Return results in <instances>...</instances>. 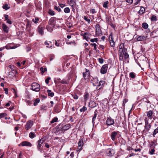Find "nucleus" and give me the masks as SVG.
<instances>
[{
    "mask_svg": "<svg viewBox=\"0 0 158 158\" xmlns=\"http://www.w3.org/2000/svg\"><path fill=\"white\" fill-rule=\"evenodd\" d=\"M21 145L23 146L31 147L32 146V144L31 143L27 141H24L22 142Z\"/></svg>",
    "mask_w": 158,
    "mask_h": 158,
    "instance_id": "dca6fc26",
    "label": "nucleus"
},
{
    "mask_svg": "<svg viewBox=\"0 0 158 158\" xmlns=\"http://www.w3.org/2000/svg\"><path fill=\"white\" fill-rule=\"evenodd\" d=\"M64 11L66 13H69L70 11V9L69 7H66L64 9Z\"/></svg>",
    "mask_w": 158,
    "mask_h": 158,
    "instance_id": "37998d69",
    "label": "nucleus"
},
{
    "mask_svg": "<svg viewBox=\"0 0 158 158\" xmlns=\"http://www.w3.org/2000/svg\"><path fill=\"white\" fill-rule=\"evenodd\" d=\"M108 69V65L107 64H105L102 66L100 69V73L102 74H104L106 73Z\"/></svg>",
    "mask_w": 158,
    "mask_h": 158,
    "instance_id": "9b49d317",
    "label": "nucleus"
},
{
    "mask_svg": "<svg viewBox=\"0 0 158 158\" xmlns=\"http://www.w3.org/2000/svg\"><path fill=\"white\" fill-rule=\"evenodd\" d=\"M90 41L92 42H97L98 41V39L97 38L92 39L90 40Z\"/></svg>",
    "mask_w": 158,
    "mask_h": 158,
    "instance_id": "5fc2aeb1",
    "label": "nucleus"
},
{
    "mask_svg": "<svg viewBox=\"0 0 158 158\" xmlns=\"http://www.w3.org/2000/svg\"><path fill=\"white\" fill-rule=\"evenodd\" d=\"M89 106L90 107L94 108L96 106V104L94 102L91 101L89 102Z\"/></svg>",
    "mask_w": 158,
    "mask_h": 158,
    "instance_id": "6ab92c4d",
    "label": "nucleus"
},
{
    "mask_svg": "<svg viewBox=\"0 0 158 158\" xmlns=\"http://www.w3.org/2000/svg\"><path fill=\"white\" fill-rule=\"evenodd\" d=\"M85 74H87L88 76H89V70L87 69H86V72L85 73H83L84 78L86 79V76Z\"/></svg>",
    "mask_w": 158,
    "mask_h": 158,
    "instance_id": "c85d7f7f",
    "label": "nucleus"
},
{
    "mask_svg": "<svg viewBox=\"0 0 158 158\" xmlns=\"http://www.w3.org/2000/svg\"><path fill=\"white\" fill-rule=\"evenodd\" d=\"M33 122L31 120H29L27 121L25 125V129L26 130H28L30 129L33 125Z\"/></svg>",
    "mask_w": 158,
    "mask_h": 158,
    "instance_id": "1a4fd4ad",
    "label": "nucleus"
},
{
    "mask_svg": "<svg viewBox=\"0 0 158 158\" xmlns=\"http://www.w3.org/2000/svg\"><path fill=\"white\" fill-rule=\"evenodd\" d=\"M98 80L97 78H95L92 81V84L94 86H96V84L98 83Z\"/></svg>",
    "mask_w": 158,
    "mask_h": 158,
    "instance_id": "473e14b6",
    "label": "nucleus"
},
{
    "mask_svg": "<svg viewBox=\"0 0 158 158\" xmlns=\"http://www.w3.org/2000/svg\"><path fill=\"white\" fill-rule=\"evenodd\" d=\"M6 116V114L5 113H2L0 114V119Z\"/></svg>",
    "mask_w": 158,
    "mask_h": 158,
    "instance_id": "49530a36",
    "label": "nucleus"
},
{
    "mask_svg": "<svg viewBox=\"0 0 158 158\" xmlns=\"http://www.w3.org/2000/svg\"><path fill=\"white\" fill-rule=\"evenodd\" d=\"M147 116V117H145V118H147L148 120L149 119L152 120L153 117V112L152 110H150L146 112Z\"/></svg>",
    "mask_w": 158,
    "mask_h": 158,
    "instance_id": "f8f14e48",
    "label": "nucleus"
},
{
    "mask_svg": "<svg viewBox=\"0 0 158 158\" xmlns=\"http://www.w3.org/2000/svg\"><path fill=\"white\" fill-rule=\"evenodd\" d=\"M151 20L152 21H155L157 20L156 17L155 15H152L151 18Z\"/></svg>",
    "mask_w": 158,
    "mask_h": 158,
    "instance_id": "e433bc0d",
    "label": "nucleus"
},
{
    "mask_svg": "<svg viewBox=\"0 0 158 158\" xmlns=\"http://www.w3.org/2000/svg\"><path fill=\"white\" fill-rule=\"evenodd\" d=\"M3 9H5L6 10H7L10 8V7L8 6V5L7 4H6L5 5H3L2 6Z\"/></svg>",
    "mask_w": 158,
    "mask_h": 158,
    "instance_id": "79ce46f5",
    "label": "nucleus"
},
{
    "mask_svg": "<svg viewBox=\"0 0 158 158\" xmlns=\"http://www.w3.org/2000/svg\"><path fill=\"white\" fill-rule=\"evenodd\" d=\"M31 89L35 92H38L40 90V85L36 83H32Z\"/></svg>",
    "mask_w": 158,
    "mask_h": 158,
    "instance_id": "7ed1b4c3",
    "label": "nucleus"
},
{
    "mask_svg": "<svg viewBox=\"0 0 158 158\" xmlns=\"http://www.w3.org/2000/svg\"><path fill=\"white\" fill-rule=\"evenodd\" d=\"M144 120L145 121L144 129L142 132L143 134H147L152 127L151 123H149V120H148V119L147 118H145Z\"/></svg>",
    "mask_w": 158,
    "mask_h": 158,
    "instance_id": "f257e3e1",
    "label": "nucleus"
},
{
    "mask_svg": "<svg viewBox=\"0 0 158 158\" xmlns=\"http://www.w3.org/2000/svg\"><path fill=\"white\" fill-rule=\"evenodd\" d=\"M98 113V111L97 110H96L94 111V116H93L92 118V122L94 124V121L96 120V117L97 116V114Z\"/></svg>",
    "mask_w": 158,
    "mask_h": 158,
    "instance_id": "4be33fe9",
    "label": "nucleus"
},
{
    "mask_svg": "<svg viewBox=\"0 0 158 158\" xmlns=\"http://www.w3.org/2000/svg\"><path fill=\"white\" fill-rule=\"evenodd\" d=\"M106 155L109 156H112L115 153L114 150L113 149L111 148H109L106 149Z\"/></svg>",
    "mask_w": 158,
    "mask_h": 158,
    "instance_id": "6e6552de",
    "label": "nucleus"
},
{
    "mask_svg": "<svg viewBox=\"0 0 158 158\" xmlns=\"http://www.w3.org/2000/svg\"><path fill=\"white\" fill-rule=\"evenodd\" d=\"M41 108L42 110H46L47 109V107L46 106L42 105L41 106Z\"/></svg>",
    "mask_w": 158,
    "mask_h": 158,
    "instance_id": "864d4df0",
    "label": "nucleus"
},
{
    "mask_svg": "<svg viewBox=\"0 0 158 158\" xmlns=\"http://www.w3.org/2000/svg\"><path fill=\"white\" fill-rule=\"evenodd\" d=\"M119 132L118 131H114L110 134V137L113 141H115L117 138Z\"/></svg>",
    "mask_w": 158,
    "mask_h": 158,
    "instance_id": "423d86ee",
    "label": "nucleus"
},
{
    "mask_svg": "<svg viewBox=\"0 0 158 158\" xmlns=\"http://www.w3.org/2000/svg\"><path fill=\"white\" fill-rule=\"evenodd\" d=\"M40 70L41 71L42 73H43L45 71H47V69L46 68L44 69L43 67H41L40 69Z\"/></svg>",
    "mask_w": 158,
    "mask_h": 158,
    "instance_id": "8fccbe9b",
    "label": "nucleus"
},
{
    "mask_svg": "<svg viewBox=\"0 0 158 158\" xmlns=\"http://www.w3.org/2000/svg\"><path fill=\"white\" fill-rule=\"evenodd\" d=\"M87 110V108L85 106H83L82 108L80 110V111L81 112H84Z\"/></svg>",
    "mask_w": 158,
    "mask_h": 158,
    "instance_id": "c03bdc74",
    "label": "nucleus"
},
{
    "mask_svg": "<svg viewBox=\"0 0 158 158\" xmlns=\"http://www.w3.org/2000/svg\"><path fill=\"white\" fill-rule=\"evenodd\" d=\"M56 18L54 17H52L49 20L48 22V24L46 27L47 30L49 31H51L55 26Z\"/></svg>",
    "mask_w": 158,
    "mask_h": 158,
    "instance_id": "f03ea898",
    "label": "nucleus"
},
{
    "mask_svg": "<svg viewBox=\"0 0 158 158\" xmlns=\"http://www.w3.org/2000/svg\"><path fill=\"white\" fill-rule=\"evenodd\" d=\"M44 44L47 46V48H51L53 46V44L50 41H46L44 42Z\"/></svg>",
    "mask_w": 158,
    "mask_h": 158,
    "instance_id": "412c9836",
    "label": "nucleus"
},
{
    "mask_svg": "<svg viewBox=\"0 0 158 158\" xmlns=\"http://www.w3.org/2000/svg\"><path fill=\"white\" fill-rule=\"evenodd\" d=\"M98 21L97 22H98V23L100 22L102 20L101 17L100 16H99L98 17Z\"/></svg>",
    "mask_w": 158,
    "mask_h": 158,
    "instance_id": "e2e57ef3",
    "label": "nucleus"
},
{
    "mask_svg": "<svg viewBox=\"0 0 158 158\" xmlns=\"http://www.w3.org/2000/svg\"><path fill=\"white\" fill-rule=\"evenodd\" d=\"M40 101V99L39 98H36L35 100L34 101V105L36 106L37 104L39 103Z\"/></svg>",
    "mask_w": 158,
    "mask_h": 158,
    "instance_id": "c9c22d12",
    "label": "nucleus"
},
{
    "mask_svg": "<svg viewBox=\"0 0 158 158\" xmlns=\"http://www.w3.org/2000/svg\"><path fill=\"white\" fill-rule=\"evenodd\" d=\"M51 79V78L49 77H48L45 80V82L46 84H48L49 83V80Z\"/></svg>",
    "mask_w": 158,
    "mask_h": 158,
    "instance_id": "4d7b16f0",
    "label": "nucleus"
},
{
    "mask_svg": "<svg viewBox=\"0 0 158 158\" xmlns=\"http://www.w3.org/2000/svg\"><path fill=\"white\" fill-rule=\"evenodd\" d=\"M47 93H48V95L51 97H52L54 95V93L52 92L51 90H47Z\"/></svg>",
    "mask_w": 158,
    "mask_h": 158,
    "instance_id": "a878e982",
    "label": "nucleus"
},
{
    "mask_svg": "<svg viewBox=\"0 0 158 158\" xmlns=\"http://www.w3.org/2000/svg\"><path fill=\"white\" fill-rule=\"evenodd\" d=\"M71 125L70 124H66L63 126V127H62L60 130L64 133L65 131H66L69 129Z\"/></svg>",
    "mask_w": 158,
    "mask_h": 158,
    "instance_id": "4468645a",
    "label": "nucleus"
},
{
    "mask_svg": "<svg viewBox=\"0 0 158 158\" xmlns=\"http://www.w3.org/2000/svg\"><path fill=\"white\" fill-rule=\"evenodd\" d=\"M55 45L57 47L62 46V44H60V40L57 41H55Z\"/></svg>",
    "mask_w": 158,
    "mask_h": 158,
    "instance_id": "393cba45",
    "label": "nucleus"
},
{
    "mask_svg": "<svg viewBox=\"0 0 158 158\" xmlns=\"http://www.w3.org/2000/svg\"><path fill=\"white\" fill-rule=\"evenodd\" d=\"M98 61L100 64H103L104 62V60L102 58H99L98 59Z\"/></svg>",
    "mask_w": 158,
    "mask_h": 158,
    "instance_id": "603ef678",
    "label": "nucleus"
},
{
    "mask_svg": "<svg viewBox=\"0 0 158 158\" xmlns=\"http://www.w3.org/2000/svg\"><path fill=\"white\" fill-rule=\"evenodd\" d=\"M48 13L51 15H55L54 12L53 10H49Z\"/></svg>",
    "mask_w": 158,
    "mask_h": 158,
    "instance_id": "09e8293b",
    "label": "nucleus"
},
{
    "mask_svg": "<svg viewBox=\"0 0 158 158\" xmlns=\"http://www.w3.org/2000/svg\"><path fill=\"white\" fill-rule=\"evenodd\" d=\"M96 35L99 36L102 35V31L101 29L99 24H97L96 25Z\"/></svg>",
    "mask_w": 158,
    "mask_h": 158,
    "instance_id": "0eeeda50",
    "label": "nucleus"
},
{
    "mask_svg": "<svg viewBox=\"0 0 158 158\" xmlns=\"http://www.w3.org/2000/svg\"><path fill=\"white\" fill-rule=\"evenodd\" d=\"M84 19L89 24L90 23V19H88L87 16H84Z\"/></svg>",
    "mask_w": 158,
    "mask_h": 158,
    "instance_id": "4c0bfd02",
    "label": "nucleus"
},
{
    "mask_svg": "<svg viewBox=\"0 0 158 158\" xmlns=\"http://www.w3.org/2000/svg\"><path fill=\"white\" fill-rule=\"evenodd\" d=\"M141 0H135V2L134 3L135 5H137L140 2Z\"/></svg>",
    "mask_w": 158,
    "mask_h": 158,
    "instance_id": "680f3d73",
    "label": "nucleus"
},
{
    "mask_svg": "<svg viewBox=\"0 0 158 158\" xmlns=\"http://www.w3.org/2000/svg\"><path fill=\"white\" fill-rule=\"evenodd\" d=\"M105 84V81H100L99 84L97 85L96 89L98 90L104 87Z\"/></svg>",
    "mask_w": 158,
    "mask_h": 158,
    "instance_id": "ddd939ff",
    "label": "nucleus"
},
{
    "mask_svg": "<svg viewBox=\"0 0 158 158\" xmlns=\"http://www.w3.org/2000/svg\"><path fill=\"white\" fill-rule=\"evenodd\" d=\"M119 60H123V53L121 51H119Z\"/></svg>",
    "mask_w": 158,
    "mask_h": 158,
    "instance_id": "72a5a7b5",
    "label": "nucleus"
},
{
    "mask_svg": "<svg viewBox=\"0 0 158 158\" xmlns=\"http://www.w3.org/2000/svg\"><path fill=\"white\" fill-rule=\"evenodd\" d=\"M146 39V37L145 36H139L137 38V40L138 41H139L144 40H145Z\"/></svg>",
    "mask_w": 158,
    "mask_h": 158,
    "instance_id": "b1692460",
    "label": "nucleus"
},
{
    "mask_svg": "<svg viewBox=\"0 0 158 158\" xmlns=\"http://www.w3.org/2000/svg\"><path fill=\"white\" fill-rule=\"evenodd\" d=\"M114 119L110 117H108L106 121V124L108 126H111L114 125Z\"/></svg>",
    "mask_w": 158,
    "mask_h": 158,
    "instance_id": "9d476101",
    "label": "nucleus"
},
{
    "mask_svg": "<svg viewBox=\"0 0 158 158\" xmlns=\"http://www.w3.org/2000/svg\"><path fill=\"white\" fill-rule=\"evenodd\" d=\"M119 51H121L125 59H126L129 57V56L127 53V49L126 48H123L122 47H121L119 49Z\"/></svg>",
    "mask_w": 158,
    "mask_h": 158,
    "instance_id": "39448f33",
    "label": "nucleus"
},
{
    "mask_svg": "<svg viewBox=\"0 0 158 158\" xmlns=\"http://www.w3.org/2000/svg\"><path fill=\"white\" fill-rule=\"evenodd\" d=\"M61 83L63 84H68L67 82L64 79H63L61 81Z\"/></svg>",
    "mask_w": 158,
    "mask_h": 158,
    "instance_id": "bf43d9fd",
    "label": "nucleus"
},
{
    "mask_svg": "<svg viewBox=\"0 0 158 158\" xmlns=\"http://www.w3.org/2000/svg\"><path fill=\"white\" fill-rule=\"evenodd\" d=\"M158 133V128H157L154 130L153 132V134H152V135L154 137H155L156 135Z\"/></svg>",
    "mask_w": 158,
    "mask_h": 158,
    "instance_id": "ea45409f",
    "label": "nucleus"
},
{
    "mask_svg": "<svg viewBox=\"0 0 158 158\" xmlns=\"http://www.w3.org/2000/svg\"><path fill=\"white\" fill-rule=\"evenodd\" d=\"M142 27L144 29H147L148 28V25L146 23H143L142 24Z\"/></svg>",
    "mask_w": 158,
    "mask_h": 158,
    "instance_id": "7c9ffc66",
    "label": "nucleus"
},
{
    "mask_svg": "<svg viewBox=\"0 0 158 158\" xmlns=\"http://www.w3.org/2000/svg\"><path fill=\"white\" fill-rule=\"evenodd\" d=\"M44 28L43 27L41 26H39L37 28V31L40 34L43 35L44 34Z\"/></svg>",
    "mask_w": 158,
    "mask_h": 158,
    "instance_id": "a211bd4d",
    "label": "nucleus"
},
{
    "mask_svg": "<svg viewBox=\"0 0 158 158\" xmlns=\"http://www.w3.org/2000/svg\"><path fill=\"white\" fill-rule=\"evenodd\" d=\"M58 120V118L56 117H55L51 121L50 123L52 124L53 123L55 122H57Z\"/></svg>",
    "mask_w": 158,
    "mask_h": 158,
    "instance_id": "2f4dec72",
    "label": "nucleus"
},
{
    "mask_svg": "<svg viewBox=\"0 0 158 158\" xmlns=\"http://www.w3.org/2000/svg\"><path fill=\"white\" fill-rule=\"evenodd\" d=\"M69 4L73 8L76 5V2L73 0H70Z\"/></svg>",
    "mask_w": 158,
    "mask_h": 158,
    "instance_id": "cd10ccee",
    "label": "nucleus"
},
{
    "mask_svg": "<svg viewBox=\"0 0 158 158\" xmlns=\"http://www.w3.org/2000/svg\"><path fill=\"white\" fill-rule=\"evenodd\" d=\"M89 95L87 93H85L84 95V99L85 102L89 98Z\"/></svg>",
    "mask_w": 158,
    "mask_h": 158,
    "instance_id": "bb28decb",
    "label": "nucleus"
},
{
    "mask_svg": "<svg viewBox=\"0 0 158 158\" xmlns=\"http://www.w3.org/2000/svg\"><path fill=\"white\" fill-rule=\"evenodd\" d=\"M2 28L4 32L6 33L8 32L9 28L5 24L3 23L2 24Z\"/></svg>",
    "mask_w": 158,
    "mask_h": 158,
    "instance_id": "aec40b11",
    "label": "nucleus"
},
{
    "mask_svg": "<svg viewBox=\"0 0 158 158\" xmlns=\"http://www.w3.org/2000/svg\"><path fill=\"white\" fill-rule=\"evenodd\" d=\"M83 37L84 39L86 40L87 41L88 40V39L89 38V36H87L86 35H85V36H83Z\"/></svg>",
    "mask_w": 158,
    "mask_h": 158,
    "instance_id": "774afa93",
    "label": "nucleus"
},
{
    "mask_svg": "<svg viewBox=\"0 0 158 158\" xmlns=\"http://www.w3.org/2000/svg\"><path fill=\"white\" fill-rule=\"evenodd\" d=\"M156 144L154 142H152L151 144H150V147L152 148H155Z\"/></svg>",
    "mask_w": 158,
    "mask_h": 158,
    "instance_id": "a19ab883",
    "label": "nucleus"
},
{
    "mask_svg": "<svg viewBox=\"0 0 158 158\" xmlns=\"http://www.w3.org/2000/svg\"><path fill=\"white\" fill-rule=\"evenodd\" d=\"M55 9L58 11L59 12H60L61 11V9L59 7H57L56 6H55Z\"/></svg>",
    "mask_w": 158,
    "mask_h": 158,
    "instance_id": "052dcab7",
    "label": "nucleus"
},
{
    "mask_svg": "<svg viewBox=\"0 0 158 158\" xmlns=\"http://www.w3.org/2000/svg\"><path fill=\"white\" fill-rule=\"evenodd\" d=\"M130 77L132 78H134L135 77V74L133 72H131L129 74Z\"/></svg>",
    "mask_w": 158,
    "mask_h": 158,
    "instance_id": "f704fd0d",
    "label": "nucleus"
},
{
    "mask_svg": "<svg viewBox=\"0 0 158 158\" xmlns=\"http://www.w3.org/2000/svg\"><path fill=\"white\" fill-rule=\"evenodd\" d=\"M72 97L75 99H77L78 98V96L76 94H72Z\"/></svg>",
    "mask_w": 158,
    "mask_h": 158,
    "instance_id": "6e6d98bb",
    "label": "nucleus"
},
{
    "mask_svg": "<svg viewBox=\"0 0 158 158\" xmlns=\"http://www.w3.org/2000/svg\"><path fill=\"white\" fill-rule=\"evenodd\" d=\"M25 102L27 103L28 104V105H30L32 104V103L31 102L28 100H26Z\"/></svg>",
    "mask_w": 158,
    "mask_h": 158,
    "instance_id": "0e129e2a",
    "label": "nucleus"
},
{
    "mask_svg": "<svg viewBox=\"0 0 158 158\" xmlns=\"http://www.w3.org/2000/svg\"><path fill=\"white\" fill-rule=\"evenodd\" d=\"M90 45L94 47V50H96V51H97V45L96 44H95V43L91 44H90Z\"/></svg>",
    "mask_w": 158,
    "mask_h": 158,
    "instance_id": "de8ad7c7",
    "label": "nucleus"
},
{
    "mask_svg": "<svg viewBox=\"0 0 158 158\" xmlns=\"http://www.w3.org/2000/svg\"><path fill=\"white\" fill-rule=\"evenodd\" d=\"M109 3V2L108 1H106V2H104L103 3V6L105 8H107L108 6Z\"/></svg>",
    "mask_w": 158,
    "mask_h": 158,
    "instance_id": "58836bf2",
    "label": "nucleus"
},
{
    "mask_svg": "<svg viewBox=\"0 0 158 158\" xmlns=\"http://www.w3.org/2000/svg\"><path fill=\"white\" fill-rule=\"evenodd\" d=\"M109 38L111 46L112 47H114L115 43L113 40V38H112V34L110 35Z\"/></svg>",
    "mask_w": 158,
    "mask_h": 158,
    "instance_id": "f3484780",
    "label": "nucleus"
},
{
    "mask_svg": "<svg viewBox=\"0 0 158 158\" xmlns=\"http://www.w3.org/2000/svg\"><path fill=\"white\" fill-rule=\"evenodd\" d=\"M78 146L77 149V151H80L83 145V141L82 139H80L78 143Z\"/></svg>",
    "mask_w": 158,
    "mask_h": 158,
    "instance_id": "2eb2a0df",
    "label": "nucleus"
},
{
    "mask_svg": "<svg viewBox=\"0 0 158 158\" xmlns=\"http://www.w3.org/2000/svg\"><path fill=\"white\" fill-rule=\"evenodd\" d=\"M44 141V139L42 138L38 140L37 142V149L41 153L42 152V145Z\"/></svg>",
    "mask_w": 158,
    "mask_h": 158,
    "instance_id": "20e7f679",
    "label": "nucleus"
},
{
    "mask_svg": "<svg viewBox=\"0 0 158 158\" xmlns=\"http://www.w3.org/2000/svg\"><path fill=\"white\" fill-rule=\"evenodd\" d=\"M66 43L68 44H75V42L74 41H73L70 42H66Z\"/></svg>",
    "mask_w": 158,
    "mask_h": 158,
    "instance_id": "338daca9",
    "label": "nucleus"
},
{
    "mask_svg": "<svg viewBox=\"0 0 158 158\" xmlns=\"http://www.w3.org/2000/svg\"><path fill=\"white\" fill-rule=\"evenodd\" d=\"M90 12L92 14H94L96 12L95 10L94 9H91L90 10Z\"/></svg>",
    "mask_w": 158,
    "mask_h": 158,
    "instance_id": "13d9d810",
    "label": "nucleus"
},
{
    "mask_svg": "<svg viewBox=\"0 0 158 158\" xmlns=\"http://www.w3.org/2000/svg\"><path fill=\"white\" fill-rule=\"evenodd\" d=\"M4 17H5V20L6 21L8 19V15H4Z\"/></svg>",
    "mask_w": 158,
    "mask_h": 158,
    "instance_id": "69168bd1",
    "label": "nucleus"
},
{
    "mask_svg": "<svg viewBox=\"0 0 158 158\" xmlns=\"http://www.w3.org/2000/svg\"><path fill=\"white\" fill-rule=\"evenodd\" d=\"M155 150L154 149V148H153L149 152V153L151 155H152L154 154V152H155Z\"/></svg>",
    "mask_w": 158,
    "mask_h": 158,
    "instance_id": "3c124183",
    "label": "nucleus"
},
{
    "mask_svg": "<svg viewBox=\"0 0 158 158\" xmlns=\"http://www.w3.org/2000/svg\"><path fill=\"white\" fill-rule=\"evenodd\" d=\"M145 11V8L143 6H141L140 9L139 11V13L140 15H142L143 14Z\"/></svg>",
    "mask_w": 158,
    "mask_h": 158,
    "instance_id": "5701e85b",
    "label": "nucleus"
},
{
    "mask_svg": "<svg viewBox=\"0 0 158 158\" xmlns=\"http://www.w3.org/2000/svg\"><path fill=\"white\" fill-rule=\"evenodd\" d=\"M39 19L37 18H35V19H32V21L35 23L36 24L37 23L38 21H39Z\"/></svg>",
    "mask_w": 158,
    "mask_h": 158,
    "instance_id": "a18cd8bd",
    "label": "nucleus"
},
{
    "mask_svg": "<svg viewBox=\"0 0 158 158\" xmlns=\"http://www.w3.org/2000/svg\"><path fill=\"white\" fill-rule=\"evenodd\" d=\"M29 136L31 139H33L36 137V135L33 132H31L29 133Z\"/></svg>",
    "mask_w": 158,
    "mask_h": 158,
    "instance_id": "c756f323",
    "label": "nucleus"
}]
</instances>
